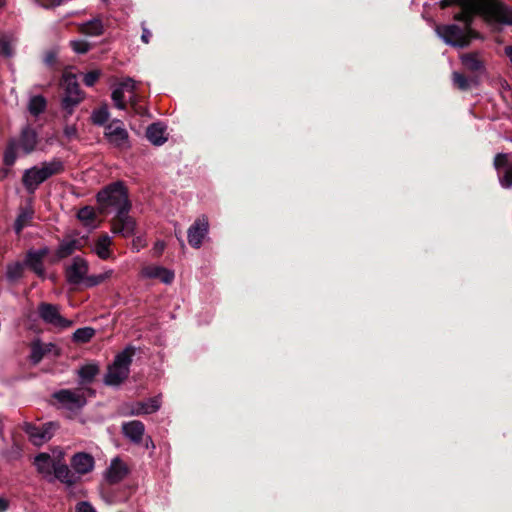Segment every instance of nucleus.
<instances>
[{
    "label": "nucleus",
    "mask_w": 512,
    "mask_h": 512,
    "mask_svg": "<svg viewBox=\"0 0 512 512\" xmlns=\"http://www.w3.org/2000/svg\"><path fill=\"white\" fill-rule=\"evenodd\" d=\"M454 3L462 9L455 15V19L464 22L465 28L455 24L436 28L437 34L452 46L465 47L475 37L470 22L476 14L481 15L489 24L512 26V8L498 0H441L440 6L446 8Z\"/></svg>",
    "instance_id": "1"
},
{
    "label": "nucleus",
    "mask_w": 512,
    "mask_h": 512,
    "mask_svg": "<svg viewBox=\"0 0 512 512\" xmlns=\"http://www.w3.org/2000/svg\"><path fill=\"white\" fill-rule=\"evenodd\" d=\"M98 209L101 214L115 213L111 220V230L114 234L130 237L135 231V221L129 216L131 203L127 190L121 182H116L104 188L97 195Z\"/></svg>",
    "instance_id": "2"
},
{
    "label": "nucleus",
    "mask_w": 512,
    "mask_h": 512,
    "mask_svg": "<svg viewBox=\"0 0 512 512\" xmlns=\"http://www.w3.org/2000/svg\"><path fill=\"white\" fill-rule=\"evenodd\" d=\"M62 170L63 164L59 160L44 162L40 166L25 170L22 177L23 185L29 193H33L41 183Z\"/></svg>",
    "instance_id": "3"
},
{
    "label": "nucleus",
    "mask_w": 512,
    "mask_h": 512,
    "mask_svg": "<svg viewBox=\"0 0 512 512\" xmlns=\"http://www.w3.org/2000/svg\"><path fill=\"white\" fill-rule=\"evenodd\" d=\"M133 353L131 348H126L115 357L114 362L108 367L105 384L118 386L128 377Z\"/></svg>",
    "instance_id": "4"
},
{
    "label": "nucleus",
    "mask_w": 512,
    "mask_h": 512,
    "mask_svg": "<svg viewBox=\"0 0 512 512\" xmlns=\"http://www.w3.org/2000/svg\"><path fill=\"white\" fill-rule=\"evenodd\" d=\"M37 144L36 132L27 127L23 129L18 142L12 141L7 147L4 154V161L6 165H13L17 156L22 152L23 154L31 153Z\"/></svg>",
    "instance_id": "5"
},
{
    "label": "nucleus",
    "mask_w": 512,
    "mask_h": 512,
    "mask_svg": "<svg viewBox=\"0 0 512 512\" xmlns=\"http://www.w3.org/2000/svg\"><path fill=\"white\" fill-rule=\"evenodd\" d=\"M92 394L88 388H78L75 390L64 389L56 392L54 398L68 410H77L86 403V396Z\"/></svg>",
    "instance_id": "6"
},
{
    "label": "nucleus",
    "mask_w": 512,
    "mask_h": 512,
    "mask_svg": "<svg viewBox=\"0 0 512 512\" xmlns=\"http://www.w3.org/2000/svg\"><path fill=\"white\" fill-rule=\"evenodd\" d=\"M104 136L114 147L125 149L129 147V135L122 121L112 120L105 126Z\"/></svg>",
    "instance_id": "7"
},
{
    "label": "nucleus",
    "mask_w": 512,
    "mask_h": 512,
    "mask_svg": "<svg viewBox=\"0 0 512 512\" xmlns=\"http://www.w3.org/2000/svg\"><path fill=\"white\" fill-rule=\"evenodd\" d=\"M62 86L65 91L63 106L65 109H72L82 99L76 76L69 72L64 73Z\"/></svg>",
    "instance_id": "8"
},
{
    "label": "nucleus",
    "mask_w": 512,
    "mask_h": 512,
    "mask_svg": "<svg viewBox=\"0 0 512 512\" xmlns=\"http://www.w3.org/2000/svg\"><path fill=\"white\" fill-rule=\"evenodd\" d=\"M41 319L56 328L66 329L72 325V321L62 317L56 305L41 303L38 307Z\"/></svg>",
    "instance_id": "9"
},
{
    "label": "nucleus",
    "mask_w": 512,
    "mask_h": 512,
    "mask_svg": "<svg viewBox=\"0 0 512 512\" xmlns=\"http://www.w3.org/2000/svg\"><path fill=\"white\" fill-rule=\"evenodd\" d=\"M209 231V222L206 216L198 217L187 231L190 246L200 248Z\"/></svg>",
    "instance_id": "10"
},
{
    "label": "nucleus",
    "mask_w": 512,
    "mask_h": 512,
    "mask_svg": "<svg viewBox=\"0 0 512 512\" xmlns=\"http://www.w3.org/2000/svg\"><path fill=\"white\" fill-rule=\"evenodd\" d=\"M57 426L53 422L45 423L40 426H35L31 424L25 425V431L30 439V441L37 446L44 444L49 441L53 436L54 431Z\"/></svg>",
    "instance_id": "11"
},
{
    "label": "nucleus",
    "mask_w": 512,
    "mask_h": 512,
    "mask_svg": "<svg viewBox=\"0 0 512 512\" xmlns=\"http://www.w3.org/2000/svg\"><path fill=\"white\" fill-rule=\"evenodd\" d=\"M88 263L81 257H74L70 265L66 268V278L70 284L78 285L83 283L85 285L88 277Z\"/></svg>",
    "instance_id": "12"
},
{
    "label": "nucleus",
    "mask_w": 512,
    "mask_h": 512,
    "mask_svg": "<svg viewBox=\"0 0 512 512\" xmlns=\"http://www.w3.org/2000/svg\"><path fill=\"white\" fill-rule=\"evenodd\" d=\"M508 154H497L494 159V166L498 172L499 181L502 187L512 186V163L508 160Z\"/></svg>",
    "instance_id": "13"
},
{
    "label": "nucleus",
    "mask_w": 512,
    "mask_h": 512,
    "mask_svg": "<svg viewBox=\"0 0 512 512\" xmlns=\"http://www.w3.org/2000/svg\"><path fill=\"white\" fill-rule=\"evenodd\" d=\"M135 82L131 78H127L113 90L112 100L115 106L121 110L126 108V98L134 93Z\"/></svg>",
    "instance_id": "14"
},
{
    "label": "nucleus",
    "mask_w": 512,
    "mask_h": 512,
    "mask_svg": "<svg viewBox=\"0 0 512 512\" xmlns=\"http://www.w3.org/2000/svg\"><path fill=\"white\" fill-rule=\"evenodd\" d=\"M141 276L147 279H159L164 284H170L174 279V273L159 265H147L141 269Z\"/></svg>",
    "instance_id": "15"
},
{
    "label": "nucleus",
    "mask_w": 512,
    "mask_h": 512,
    "mask_svg": "<svg viewBox=\"0 0 512 512\" xmlns=\"http://www.w3.org/2000/svg\"><path fill=\"white\" fill-rule=\"evenodd\" d=\"M127 473L128 468L126 464L119 458H114L105 473V477L109 483L114 484L124 479Z\"/></svg>",
    "instance_id": "16"
},
{
    "label": "nucleus",
    "mask_w": 512,
    "mask_h": 512,
    "mask_svg": "<svg viewBox=\"0 0 512 512\" xmlns=\"http://www.w3.org/2000/svg\"><path fill=\"white\" fill-rule=\"evenodd\" d=\"M72 468L79 474H87L94 467V459L87 453H77L71 460Z\"/></svg>",
    "instance_id": "17"
},
{
    "label": "nucleus",
    "mask_w": 512,
    "mask_h": 512,
    "mask_svg": "<svg viewBox=\"0 0 512 512\" xmlns=\"http://www.w3.org/2000/svg\"><path fill=\"white\" fill-rule=\"evenodd\" d=\"M146 137L153 145H163L168 139L166 127L161 123H153L147 128Z\"/></svg>",
    "instance_id": "18"
},
{
    "label": "nucleus",
    "mask_w": 512,
    "mask_h": 512,
    "mask_svg": "<svg viewBox=\"0 0 512 512\" xmlns=\"http://www.w3.org/2000/svg\"><path fill=\"white\" fill-rule=\"evenodd\" d=\"M112 238L108 235H102L97 238L93 245V252L102 260L113 258L111 250Z\"/></svg>",
    "instance_id": "19"
},
{
    "label": "nucleus",
    "mask_w": 512,
    "mask_h": 512,
    "mask_svg": "<svg viewBox=\"0 0 512 512\" xmlns=\"http://www.w3.org/2000/svg\"><path fill=\"white\" fill-rule=\"evenodd\" d=\"M48 250L46 248L39 249L37 251H30L27 254L25 265L29 266L36 274L42 276L44 274L43 258L47 255Z\"/></svg>",
    "instance_id": "20"
},
{
    "label": "nucleus",
    "mask_w": 512,
    "mask_h": 512,
    "mask_svg": "<svg viewBox=\"0 0 512 512\" xmlns=\"http://www.w3.org/2000/svg\"><path fill=\"white\" fill-rule=\"evenodd\" d=\"M122 429L125 436L136 443L142 440L145 431L144 424L137 420L123 423Z\"/></svg>",
    "instance_id": "21"
},
{
    "label": "nucleus",
    "mask_w": 512,
    "mask_h": 512,
    "mask_svg": "<svg viewBox=\"0 0 512 512\" xmlns=\"http://www.w3.org/2000/svg\"><path fill=\"white\" fill-rule=\"evenodd\" d=\"M161 402L158 397L150 398L144 402H137L132 405L131 415L151 414L160 408Z\"/></svg>",
    "instance_id": "22"
},
{
    "label": "nucleus",
    "mask_w": 512,
    "mask_h": 512,
    "mask_svg": "<svg viewBox=\"0 0 512 512\" xmlns=\"http://www.w3.org/2000/svg\"><path fill=\"white\" fill-rule=\"evenodd\" d=\"M77 26L79 32L87 36H100L104 32L103 23L100 18H94Z\"/></svg>",
    "instance_id": "23"
},
{
    "label": "nucleus",
    "mask_w": 512,
    "mask_h": 512,
    "mask_svg": "<svg viewBox=\"0 0 512 512\" xmlns=\"http://www.w3.org/2000/svg\"><path fill=\"white\" fill-rule=\"evenodd\" d=\"M55 459L51 458L50 455L46 453H41L35 458V466L39 473L44 475L45 477L51 476L53 474V469L56 464Z\"/></svg>",
    "instance_id": "24"
},
{
    "label": "nucleus",
    "mask_w": 512,
    "mask_h": 512,
    "mask_svg": "<svg viewBox=\"0 0 512 512\" xmlns=\"http://www.w3.org/2000/svg\"><path fill=\"white\" fill-rule=\"evenodd\" d=\"M460 59L464 67L470 71L479 72L484 69L483 59L477 52L462 54Z\"/></svg>",
    "instance_id": "25"
},
{
    "label": "nucleus",
    "mask_w": 512,
    "mask_h": 512,
    "mask_svg": "<svg viewBox=\"0 0 512 512\" xmlns=\"http://www.w3.org/2000/svg\"><path fill=\"white\" fill-rule=\"evenodd\" d=\"M55 348L52 343H42L40 341H34L31 345L30 359L34 364H38L43 357L51 352Z\"/></svg>",
    "instance_id": "26"
},
{
    "label": "nucleus",
    "mask_w": 512,
    "mask_h": 512,
    "mask_svg": "<svg viewBox=\"0 0 512 512\" xmlns=\"http://www.w3.org/2000/svg\"><path fill=\"white\" fill-rule=\"evenodd\" d=\"M78 219L85 225L89 227H96V211L89 206H85L81 208L77 214Z\"/></svg>",
    "instance_id": "27"
},
{
    "label": "nucleus",
    "mask_w": 512,
    "mask_h": 512,
    "mask_svg": "<svg viewBox=\"0 0 512 512\" xmlns=\"http://www.w3.org/2000/svg\"><path fill=\"white\" fill-rule=\"evenodd\" d=\"M46 108V100L44 97L37 95L32 96L29 100L28 110L30 114L37 116L42 113Z\"/></svg>",
    "instance_id": "28"
},
{
    "label": "nucleus",
    "mask_w": 512,
    "mask_h": 512,
    "mask_svg": "<svg viewBox=\"0 0 512 512\" xmlns=\"http://www.w3.org/2000/svg\"><path fill=\"white\" fill-rule=\"evenodd\" d=\"M53 474L57 479L62 482L70 483L71 482V474L67 465L63 464L60 460L56 461V464L53 469Z\"/></svg>",
    "instance_id": "29"
},
{
    "label": "nucleus",
    "mask_w": 512,
    "mask_h": 512,
    "mask_svg": "<svg viewBox=\"0 0 512 512\" xmlns=\"http://www.w3.org/2000/svg\"><path fill=\"white\" fill-rule=\"evenodd\" d=\"M24 266L25 264L20 262H15L8 265L6 272L7 278L10 281H15L21 278L24 272Z\"/></svg>",
    "instance_id": "30"
},
{
    "label": "nucleus",
    "mask_w": 512,
    "mask_h": 512,
    "mask_svg": "<svg viewBox=\"0 0 512 512\" xmlns=\"http://www.w3.org/2000/svg\"><path fill=\"white\" fill-rule=\"evenodd\" d=\"M95 334V331L93 328L90 327H84L77 329L73 334V339L76 342L85 343L88 342Z\"/></svg>",
    "instance_id": "31"
},
{
    "label": "nucleus",
    "mask_w": 512,
    "mask_h": 512,
    "mask_svg": "<svg viewBox=\"0 0 512 512\" xmlns=\"http://www.w3.org/2000/svg\"><path fill=\"white\" fill-rule=\"evenodd\" d=\"M97 373L98 367L94 364L85 365L78 372L80 378L84 382L92 381V379L96 376Z\"/></svg>",
    "instance_id": "32"
},
{
    "label": "nucleus",
    "mask_w": 512,
    "mask_h": 512,
    "mask_svg": "<svg viewBox=\"0 0 512 512\" xmlns=\"http://www.w3.org/2000/svg\"><path fill=\"white\" fill-rule=\"evenodd\" d=\"M109 118L107 107H101L92 113V120L94 124L103 125Z\"/></svg>",
    "instance_id": "33"
},
{
    "label": "nucleus",
    "mask_w": 512,
    "mask_h": 512,
    "mask_svg": "<svg viewBox=\"0 0 512 512\" xmlns=\"http://www.w3.org/2000/svg\"><path fill=\"white\" fill-rule=\"evenodd\" d=\"M33 212L30 210L23 211L15 222V229L19 233L32 219Z\"/></svg>",
    "instance_id": "34"
},
{
    "label": "nucleus",
    "mask_w": 512,
    "mask_h": 512,
    "mask_svg": "<svg viewBox=\"0 0 512 512\" xmlns=\"http://www.w3.org/2000/svg\"><path fill=\"white\" fill-rule=\"evenodd\" d=\"M77 248V242L74 240L63 242L58 249V256L61 258L72 254Z\"/></svg>",
    "instance_id": "35"
},
{
    "label": "nucleus",
    "mask_w": 512,
    "mask_h": 512,
    "mask_svg": "<svg viewBox=\"0 0 512 512\" xmlns=\"http://www.w3.org/2000/svg\"><path fill=\"white\" fill-rule=\"evenodd\" d=\"M453 84L460 90H468L470 88L471 81L464 75L454 72L452 76Z\"/></svg>",
    "instance_id": "36"
},
{
    "label": "nucleus",
    "mask_w": 512,
    "mask_h": 512,
    "mask_svg": "<svg viewBox=\"0 0 512 512\" xmlns=\"http://www.w3.org/2000/svg\"><path fill=\"white\" fill-rule=\"evenodd\" d=\"M128 103L130 104L131 108L133 109L134 113L135 114H138V115H145L147 113V110L145 107L141 106L139 104V100H138V97L135 93H133L132 95H130L128 97Z\"/></svg>",
    "instance_id": "37"
},
{
    "label": "nucleus",
    "mask_w": 512,
    "mask_h": 512,
    "mask_svg": "<svg viewBox=\"0 0 512 512\" xmlns=\"http://www.w3.org/2000/svg\"><path fill=\"white\" fill-rule=\"evenodd\" d=\"M70 45L79 54H84L90 50V44L86 40H72Z\"/></svg>",
    "instance_id": "38"
},
{
    "label": "nucleus",
    "mask_w": 512,
    "mask_h": 512,
    "mask_svg": "<svg viewBox=\"0 0 512 512\" xmlns=\"http://www.w3.org/2000/svg\"><path fill=\"white\" fill-rule=\"evenodd\" d=\"M0 52L5 56H10L12 54V39L10 37L3 36L0 38Z\"/></svg>",
    "instance_id": "39"
},
{
    "label": "nucleus",
    "mask_w": 512,
    "mask_h": 512,
    "mask_svg": "<svg viewBox=\"0 0 512 512\" xmlns=\"http://www.w3.org/2000/svg\"><path fill=\"white\" fill-rule=\"evenodd\" d=\"M99 76H100V71H98V70L90 71L87 74H85L83 81L86 86L90 87L95 84V82L98 80Z\"/></svg>",
    "instance_id": "40"
},
{
    "label": "nucleus",
    "mask_w": 512,
    "mask_h": 512,
    "mask_svg": "<svg viewBox=\"0 0 512 512\" xmlns=\"http://www.w3.org/2000/svg\"><path fill=\"white\" fill-rule=\"evenodd\" d=\"M75 512H96V510L89 502L81 501L76 505Z\"/></svg>",
    "instance_id": "41"
},
{
    "label": "nucleus",
    "mask_w": 512,
    "mask_h": 512,
    "mask_svg": "<svg viewBox=\"0 0 512 512\" xmlns=\"http://www.w3.org/2000/svg\"><path fill=\"white\" fill-rule=\"evenodd\" d=\"M101 283H103V281L101 280L100 274L92 275V276H88L87 277L85 286L86 287H93V286L99 285Z\"/></svg>",
    "instance_id": "42"
},
{
    "label": "nucleus",
    "mask_w": 512,
    "mask_h": 512,
    "mask_svg": "<svg viewBox=\"0 0 512 512\" xmlns=\"http://www.w3.org/2000/svg\"><path fill=\"white\" fill-rule=\"evenodd\" d=\"M44 61L47 65L51 66L56 61V53L54 51H49L45 54Z\"/></svg>",
    "instance_id": "43"
},
{
    "label": "nucleus",
    "mask_w": 512,
    "mask_h": 512,
    "mask_svg": "<svg viewBox=\"0 0 512 512\" xmlns=\"http://www.w3.org/2000/svg\"><path fill=\"white\" fill-rule=\"evenodd\" d=\"M165 243L163 241H157L153 247L156 255H160L165 249Z\"/></svg>",
    "instance_id": "44"
},
{
    "label": "nucleus",
    "mask_w": 512,
    "mask_h": 512,
    "mask_svg": "<svg viewBox=\"0 0 512 512\" xmlns=\"http://www.w3.org/2000/svg\"><path fill=\"white\" fill-rule=\"evenodd\" d=\"M64 132L68 138H72L76 135V128L74 126H67Z\"/></svg>",
    "instance_id": "45"
},
{
    "label": "nucleus",
    "mask_w": 512,
    "mask_h": 512,
    "mask_svg": "<svg viewBox=\"0 0 512 512\" xmlns=\"http://www.w3.org/2000/svg\"><path fill=\"white\" fill-rule=\"evenodd\" d=\"M114 274V271L112 269L106 270L103 273H100L101 280L104 282L108 279H110Z\"/></svg>",
    "instance_id": "46"
},
{
    "label": "nucleus",
    "mask_w": 512,
    "mask_h": 512,
    "mask_svg": "<svg viewBox=\"0 0 512 512\" xmlns=\"http://www.w3.org/2000/svg\"><path fill=\"white\" fill-rule=\"evenodd\" d=\"M114 274V271L112 269L106 270L103 273H100L101 280L104 282L108 279H110Z\"/></svg>",
    "instance_id": "47"
},
{
    "label": "nucleus",
    "mask_w": 512,
    "mask_h": 512,
    "mask_svg": "<svg viewBox=\"0 0 512 512\" xmlns=\"http://www.w3.org/2000/svg\"><path fill=\"white\" fill-rule=\"evenodd\" d=\"M150 37H151V32L148 29L143 28V33L141 36L142 41L147 44V43H149Z\"/></svg>",
    "instance_id": "48"
},
{
    "label": "nucleus",
    "mask_w": 512,
    "mask_h": 512,
    "mask_svg": "<svg viewBox=\"0 0 512 512\" xmlns=\"http://www.w3.org/2000/svg\"><path fill=\"white\" fill-rule=\"evenodd\" d=\"M9 502L5 499L0 497V512H4L8 509Z\"/></svg>",
    "instance_id": "49"
},
{
    "label": "nucleus",
    "mask_w": 512,
    "mask_h": 512,
    "mask_svg": "<svg viewBox=\"0 0 512 512\" xmlns=\"http://www.w3.org/2000/svg\"><path fill=\"white\" fill-rule=\"evenodd\" d=\"M505 54L507 55V57L510 59V61L512 63V47L511 46H508L505 48Z\"/></svg>",
    "instance_id": "50"
},
{
    "label": "nucleus",
    "mask_w": 512,
    "mask_h": 512,
    "mask_svg": "<svg viewBox=\"0 0 512 512\" xmlns=\"http://www.w3.org/2000/svg\"><path fill=\"white\" fill-rule=\"evenodd\" d=\"M102 1L106 3V2H108L109 0H102Z\"/></svg>",
    "instance_id": "51"
},
{
    "label": "nucleus",
    "mask_w": 512,
    "mask_h": 512,
    "mask_svg": "<svg viewBox=\"0 0 512 512\" xmlns=\"http://www.w3.org/2000/svg\"><path fill=\"white\" fill-rule=\"evenodd\" d=\"M2 5V0H0V6Z\"/></svg>",
    "instance_id": "52"
}]
</instances>
